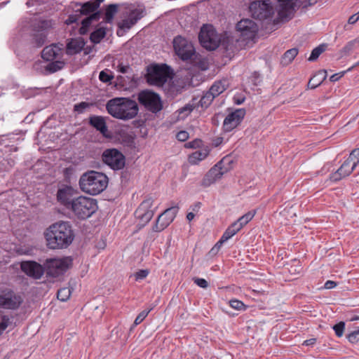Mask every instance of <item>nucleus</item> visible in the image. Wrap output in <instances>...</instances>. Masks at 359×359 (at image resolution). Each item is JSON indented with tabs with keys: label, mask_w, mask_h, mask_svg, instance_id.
<instances>
[{
	"label": "nucleus",
	"mask_w": 359,
	"mask_h": 359,
	"mask_svg": "<svg viewBox=\"0 0 359 359\" xmlns=\"http://www.w3.org/2000/svg\"><path fill=\"white\" fill-rule=\"evenodd\" d=\"M47 246L50 249H64L74 239L72 225L68 222H60L50 226L44 233Z\"/></svg>",
	"instance_id": "1"
},
{
	"label": "nucleus",
	"mask_w": 359,
	"mask_h": 359,
	"mask_svg": "<svg viewBox=\"0 0 359 359\" xmlns=\"http://www.w3.org/2000/svg\"><path fill=\"white\" fill-rule=\"evenodd\" d=\"M106 109L111 116L121 120L133 118L139 110L137 102L126 97L109 100L106 104Z\"/></svg>",
	"instance_id": "2"
},
{
	"label": "nucleus",
	"mask_w": 359,
	"mask_h": 359,
	"mask_svg": "<svg viewBox=\"0 0 359 359\" xmlns=\"http://www.w3.org/2000/svg\"><path fill=\"white\" fill-rule=\"evenodd\" d=\"M109 179L102 172L89 170L84 172L79 179L81 189L90 195H97L102 193L108 185Z\"/></svg>",
	"instance_id": "3"
},
{
	"label": "nucleus",
	"mask_w": 359,
	"mask_h": 359,
	"mask_svg": "<svg viewBox=\"0 0 359 359\" xmlns=\"http://www.w3.org/2000/svg\"><path fill=\"white\" fill-rule=\"evenodd\" d=\"M146 79L149 85L163 86L169 78H172V71L165 64L152 65L147 67Z\"/></svg>",
	"instance_id": "4"
},
{
	"label": "nucleus",
	"mask_w": 359,
	"mask_h": 359,
	"mask_svg": "<svg viewBox=\"0 0 359 359\" xmlns=\"http://www.w3.org/2000/svg\"><path fill=\"white\" fill-rule=\"evenodd\" d=\"M97 209V201L94 198L79 196L73 202L71 210L74 215L79 219H86L90 217Z\"/></svg>",
	"instance_id": "5"
},
{
	"label": "nucleus",
	"mask_w": 359,
	"mask_h": 359,
	"mask_svg": "<svg viewBox=\"0 0 359 359\" xmlns=\"http://www.w3.org/2000/svg\"><path fill=\"white\" fill-rule=\"evenodd\" d=\"M104 0H92L85 3L80 2H72L71 8L76 12H79V14H70L67 19L65 20V24L69 25L76 23L78 25V22L82 15H90L93 13L97 12V8Z\"/></svg>",
	"instance_id": "6"
},
{
	"label": "nucleus",
	"mask_w": 359,
	"mask_h": 359,
	"mask_svg": "<svg viewBox=\"0 0 359 359\" xmlns=\"http://www.w3.org/2000/svg\"><path fill=\"white\" fill-rule=\"evenodd\" d=\"M173 48L176 55L183 61L195 60L198 57L193 44L182 36L174 38Z\"/></svg>",
	"instance_id": "7"
},
{
	"label": "nucleus",
	"mask_w": 359,
	"mask_h": 359,
	"mask_svg": "<svg viewBox=\"0 0 359 359\" xmlns=\"http://www.w3.org/2000/svg\"><path fill=\"white\" fill-rule=\"evenodd\" d=\"M72 264V259L69 257H66L47 259L43 265L45 266L47 276L57 278L63 275Z\"/></svg>",
	"instance_id": "8"
},
{
	"label": "nucleus",
	"mask_w": 359,
	"mask_h": 359,
	"mask_svg": "<svg viewBox=\"0 0 359 359\" xmlns=\"http://www.w3.org/2000/svg\"><path fill=\"white\" fill-rule=\"evenodd\" d=\"M199 41L207 50H214L220 43V38L212 25H203L198 34Z\"/></svg>",
	"instance_id": "9"
},
{
	"label": "nucleus",
	"mask_w": 359,
	"mask_h": 359,
	"mask_svg": "<svg viewBox=\"0 0 359 359\" xmlns=\"http://www.w3.org/2000/svg\"><path fill=\"white\" fill-rule=\"evenodd\" d=\"M249 11L253 18L259 20L270 19L274 14L269 0L252 1L249 6Z\"/></svg>",
	"instance_id": "10"
},
{
	"label": "nucleus",
	"mask_w": 359,
	"mask_h": 359,
	"mask_svg": "<svg viewBox=\"0 0 359 359\" xmlns=\"http://www.w3.org/2000/svg\"><path fill=\"white\" fill-rule=\"evenodd\" d=\"M137 100L140 104L151 111L157 113L163 108L162 102L158 94L150 90H143L138 94Z\"/></svg>",
	"instance_id": "11"
},
{
	"label": "nucleus",
	"mask_w": 359,
	"mask_h": 359,
	"mask_svg": "<svg viewBox=\"0 0 359 359\" xmlns=\"http://www.w3.org/2000/svg\"><path fill=\"white\" fill-rule=\"evenodd\" d=\"M102 162L114 170H119L126 164L125 156L116 149H107L102 154Z\"/></svg>",
	"instance_id": "12"
},
{
	"label": "nucleus",
	"mask_w": 359,
	"mask_h": 359,
	"mask_svg": "<svg viewBox=\"0 0 359 359\" xmlns=\"http://www.w3.org/2000/svg\"><path fill=\"white\" fill-rule=\"evenodd\" d=\"M154 199L149 197L144 200L136 210L135 217L140 219L141 224L140 227L145 226L153 217L154 209H152Z\"/></svg>",
	"instance_id": "13"
},
{
	"label": "nucleus",
	"mask_w": 359,
	"mask_h": 359,
	"mask_svg": "<svg viewBox=\"0 0 359 359\" xmlns=\"http://www.w3.org/2000/svg\"><path fill=\"white\" fill-rule=\"evenodd\" d=\"M236 30L240 33L243 41H249L255 38L258 31V26L252 20L244 18L236 24Z\"/></svg>",
	"instance_id": "14"
},
{
	"label": "nucleus",
	"mask_w": 359,
	"mask_h": 359,
	"mask_svg": "<svg viewBox=\"0 0 359 359\" xmlns=\"http://www.w3.org/2000/svg\"><path fill=\"white\" fill-rule=\"evenodd\" d=\"M23 299L12 290H4L0 293V308L15 310L20 307Z\"/></svg>",
	"instance_id": "15"
},
{
	"label": "nucleus",
	"mask_w": 359,
	"mask_h": 359,
	"mask_svg": "<svg viewBox=\"0 0 359 359\" xmlns=\"http://www.w3.org/2000/svg\"><path fill=\"white\" fill-rule=\"evenodd\" d=\"M52 27L50 20H42L39 22L37 29L32 34V43L36 48L43 46L47 39V29Z\"/></svg>",
	"instance_id": "16"
},
{
	"label": "nucleus",
	"mask_w": 359,
	"mask_h": 359,
	"mask_svg": "<svg viewBox=\"0 0 359 359\" xmlns=\"http://www.w3.org/2000/svg\"><path fill=\"white\" fill-rule=\"evenodd\" d=\"M76 191L70 186H63L57 191V200L66 208L70 209L73 202L76 199Z\"/></svg>",
	"instance_id": "17"
},
{
	"label": "nucleus",
	"mask_w": 359,
	"mask_h": 359,
	"mask_svg": "<svg viewBox=\"0 0 359 359\" xmlns=\"http://www.w3.org/2000/svg\"><path fill=\"white\" fill-rule=\"evenodd\" d=\"M245 115L244 109H238L229 114L223 122V128L225 132H231L242 121Z\"/></svg>",
	"instance_id": "18"
},
{
	"label": "nucleus",
	"mask_w": 359,
	"mask_h": 359,
	"mask_svg": "<svg viewBox=\"0 0 359 359\" xmlns=\"http://www.w3.org/2000/svg\"><path fill=\"white\" fill-rule=\"evenodd\" d=\"M21 269L28 276L34 279L41 278L46 271L45 266H42L34 261L22 262Z\"/></svg>",
	"instance_id": "19"
},
{
	"label": "nucleus",
	"mask_w": 359,
	"mask_h": 359,
	"mask_svg": "<svg viewBox=\"0 0 359 359\" xmlns=\"http://www.w3.org/2000/svg\"><path fill=\"white\" fill-rule=\"evenodd\" d=\"M222 163V161H219L206 173L202 181L203 186L209 187L222 177L224 173L221 167Z\"/></svg>",
	"instance_id": "20"
},
{
	"label": "nucleus",
	"mask_w": 359,
	"mask_h": 359,
	"mask_svg": "<svg viewBox=\"0 0 359 359\" xmlns=\"http://www.w3.org/2000/svg\"><path fill=\"white\" fill-rule=\"evenodd\" d=\"M144 10L142 8H135L132 10L128 16L118 24V27L123 29H130L139 20L143 17Z\"/></svg>",
	"instance_id": "21"
},
{
	"label": "nucleus",
	"mask_w": 359,
	"mask_h": 359,
	"mask_svg": "<svg viewBox=\"0 0 359 359\" xmlns=\"http://www.w3.org/2000/svg\"><path fill=\"white\" fill-rule=\"evenodd\" d=\"M62 55V48L55 43L46 46L41 52V57L46 61L60 59Z\"/></svg>",
	"instance_id": "22"
},
{
	"label": "nucleus",
	"mask_w": 359,
	"mask_h": 359,
	"mask_svg": "<svg viewBox=\"0 0 359 359\" xmlns=\"http://www.w3.org/2000/svg\"><path fill=\"white\" fill-rule=\"evenodd\" d=\"M222 48L225 50L227 55H231L237 52L241 48L240 39L232 36H228L220 41Z\"/></svg>",
	"instance_id": "23"
},
{
	"label": "nucleus",
	"mask_w": 359,
	"mask_h": 359,
	"mask_svg": "<svg viewBox=\"0 0 359 359\" xmlns=\"http://www.w3.org/2000/svg\"><path fill=\"white\" fill-rule=\"evenodd\" d=\"M354 169L355 168H353L349 161L346 160L340 168L330 175V180L332 182L339 181L342 178L350 175Z\"/></svg>",
	"instance_id": "24"
},
{
	"label": "nucleus",
	"mask_w": 359,
	"mask_h": 359,
	"mask_svg": "<svg viewBox=\"0 0 359 359\" xmlns=\"http://www.w3.org/2000/svg\"><path fill=\"white\" fill-rule=\"evenodd\" d=\"M279 4L278 14L281 17L287 18L295 11L297 6V0H278Z\"/></svg>",
	"instance_id": "25"
},
{
	"label": "nucleus",
	"mask_w": 359,
	"mask_h": 359,
	"mask_svg": "<svg viewBox=\"0 0 359 359\" xmlns=\"http://www.w3.org/2000/svg\"><path fill=\"white\" fill-rule=\"evenodd\" d=\"M88 124L104 136L108 131L105 118L101 116L92 115L88 118Z\"/></svg>",
	"instance_id": "26"
},
{
	"label": "nucleus",
	"mask_w": 359,
	"mask_h": 359,
	"mask_svg": "<svg viewBox=\"0 0 359 359\" xmlns=\"http://www.w3.org/2000/svg\"><path fill=\"white\" fill-rule=\"evenodd\" d=\"M101 14V11H97L85 18L81 21V25L79 29V34L80 35L86 34L89 31V28L90 27L92 22L94 21H98L100 19Z\"/></svg>",
	"instance_id": "27"
},
{
	"label": "nucleus",
	"mask_w": 359,
	"mask_h": 359,
	"mask_svg": "<svg viewBox=\"0 0 359 359\" xmlns=\"http://www.w3.org/2000/svg\"><path fill=\"white\" fill-rule=\"evenodd\" d=\"M85 46V41L82 38L72 39L66 46V53L67 55H72L81 51Z\"/></svg>",
	"instance_id": "28"
},
{
	"label": "nucleus",
	"mask_w": 359,
	"mask_h": 359,
	"mask_svg": "<svg viewBox=\"0 0 359 359\" xmlns=\"http://www.w3.org/2000/svg\"><path fill=\"white\" fill-rule=\"evenodd\" d=\"M178 210V206H172L169 208H167L166 210H164L163 212L158 215V217H161V218H162L161 222H163V224L166 227H168L170 225V224L172 222V221L174 220L177 214Z\"/></svg>",
	"instance_id": "29"
},
{
	"label": "nucleus",
	"mask_w": 359,
	"mask_h": 359,
	"mask_svg": "<svg viewBox=\"0 0 359 359\" xmlns=\"http://www.w3.org/2000/svg\"><path fill=\"white\" fill-rule=\"evenodd\" d=\"M229 86L228 79H223L214 82V83L210 88V90L212 94L217 97L225 91Z\"/></svg>",
	"instance_id": "30"
},
{
	"label": "nucleus",
	"mask_w": 359,
	"mask_h": 359,
	"mask_svg": "<svg viewBox=\"0 0 359 359\" xmlns=\"http://www.w3.org/2000/svg\"><path fill=\"white\" fill-rule=\"evenodd\" d=\"M327 77L326 70H320L316 73L309 80L308 88L315 89L319 86Z\"/></svg>",
	"instance_id": "31"
},
{
	"label": "nucleus",
	"mask_w": 359,
	"mask_h": 359,
	"mask_svg": "<svg viewBox=\"0 0 359 359\" xmlns=\"http://www.w3.org/2000/svg\"><path fill=\"white\" fill-rule=\"evenodd\" d=\"M208 153L206 150L204 151H196L193 152L191 155L189 156V162L192 165L197 164L199 161L203 160L205 158V157L208 156Z\"/></svg>",
	"instance_id": "32"
},
{
	"label": "nucleus",
	"mask_w": 359,
	"mask_h": 359,
	"mask_svg": "<svg viewBox=\"0 0 359 359\" xmlns=\"http://www.w3.org/2000/svg\"><path fill=\"white\" fill-rule=\"evenodd\" d=\"M297 48H294L287 50L282 57L281 64L284 66L288 65L290 63L292 62V61L294 60V58L297 56Z\"/></svg>",
	"instance_id": "33"
},
{
	"label": "nucleus",
	"mask_w": 359,
	"mask_h": 359,
	"mask_svg": "<svg viewBox=\"0 0 359 359\" xmlns=\"http://www.w3.org/2000/svg\"><path fill=\"white\" fill-rule=\"evenodd\" d=\"M256 210H251L248 212L246 214L243 215L241 217H239L237 221L234 222L241 229L245 225H246L255 215Z\"/></svg>",
	"instance_id": "34"
},
{
	"label": "nucleus",
	"mask_w": 359,
	"mask_h": 359,
	"mask_svg": "<svg viewBox=\"0 0 359 359\" xmlns=\"http://www.w3.org/2000/svg\"><path fill=\"white\" fill-rule=\"evenodd\" d=\"M106 36V29L104 27H100L90 34V40L93 43H99Z\"/></svg>",
	"instance_id": "35"
},
{
	"label": "nucleus",
	"mask_w": 359,
	"mask_h": 359,
	"mask_svg": "<svg viewBox=\"0 0 359 359\" xmlns=\"http://www.w3.org/2000/svg\"><path fill=\"white\" fill-rule=\"evenodd\" d=\"M241 229L236 224L235 222L231 224L224 231L222 238H223V241H228L232 236H233L237 232H238Z\"/></svg>",
	"instance_id": "36"
},
{
	"label": "nucleus",
	"mask_w": 359,
	"mask_h": 359,
	"mask_svg": "<svg viewBox=\"0 0 359 359\" xmlns=\"http://www.w3.org/2000/svg\"><path fill=\"white\" fill-rule=\"evenodd\" d=\"M216 97L209 90L204 93L200 100V104L202 107L207 108Z\"/></svg>",
	"instance_id": "37"
},
{
	"label": "nucleus",
	"mask_w": 359,
	"mask_h": 359,
	"mask_svg": "<svg viewBox=\"0 0 359 359\" xmlns=\"http://www.w3.org/2000/svg\"><path fill=\"white\" fill-rule=\"evenodd\" d=\"M118 6L116 4L109 5L105 10V21L111 22L115 13L117 12Z\"/></svg>",
	"instance_id": "38"
},
{
	"label": "nucleus",
	"mask_w": 359,
	"mask_h": 359,
	"mask_svg": "<svg viewBox=\"0 0 359 359\" xmlns=\"http://www.w3.org/2000/svg\"><path fill=\"white\" fill-rule=\"evenodd\" d=\"M326 48H327V45L324 44V43L320 44L318 46H317L316 48H315L312 50L311 55L309 57V61H315L316 60H317L318 57L320 55V54H322L326 50Z\"/></svg>",
	"instance_id": "39"
},
{
	"label": "nucleus",
	"mask_w": 359,
	"mask_h": 359,
	"mask_svg": "<svg viewBox=\"0 0 359 359\" xmlns=\"http://www.w3.org/2000/svg\"><path fill=\"white\" fill-rule=\"evenodd\" d=\"M50 62H50L46 67V69L50 73H54L58 70H60L62 69L65 65L64 62L60 60Z\"/></svg>",
	"instance_id": "40"
},
{
	"label": "nucleus",
	"mask_w": 359,
	"mask_h": 359,
	"mask_svg": "<svg viewBox=\"0 0 359 359\" xmlns=\"http://www.w3.org/2000/svg\"><path fill=\"white\" fill-rule=\"evenodd\" d=\"M71 295V290L69 287H62L58 290L57 297L61 302H66Z\"/></svg>",
	"instance_id": "41"
},
{
	"label": "nucleus",
	"mask_w": 359,
	"mask_h": 359,
	"mask_svg": "<svg viewBox=\"0 0 359 359\" xmlns=\"http://www.w3.org/2000/svg\"><path fill=\"white\" fill-rule=\"evenodd\" d=\"M114 79L113 73L108 69H105L100 72L99 79L103 83L111 82Z\"/></svg>",
	"instance_id": "42"
},
{
	"label": "nucleus",
	"mask_w": 359,
	"mask_h": 359,
	"mask_svg": "<svg viewBox=\"0 0 359 359\" xmlns=\"http://www.w3.org/2000/svg\"><path fill=\"white\" fill-rule=\"evenodd\" d=\"M346 160L349 161L353 168H355L357 165L359 163V148L353 149Z\"/></svg>",
	"instance_id": "43"
},
{
	"label": "nucleus",
	"mask_w": 359,
	"mask_h": 359,
	"mask_svg": "<svg viewBox=\"0 0 359 359\" xmlns=\"http://www.w3.org/2000/svg\"><path fill=\"white\" fill-rule=\"evenodd\" d=\"M92 103L81 102L78 104H74V110L79 114H82L84 112L85 109L92 106Z\"/></svg>",
	"instance_id": "44"
},
{
	"label": "nucleus",
	"mask_w": 359,
	"mask_h": 359,
	"mask_svg": "<svg viewBox=\"0 0 359 359\" xmlns=\"http://www.w3.org/2000/svg\"><path fill=\"white\" fill-rule=\"evenodd\" d=\"M152 309H150L149 310H144L142 312H140L138 316L136 317L133 327H135L139 324H140L144 318L148 316L149 312L151 311Z\"/></svg>",
	"instance_id": "45"
},
{
	"label": "nucleus",
	"mask_w": 359,
	"mask_h": 359,
	"mask_svg": "<svg viewBox=\"0 0 359 359\" xmlns=\"http://www.w3.org/2000/svg\"><path fill=\"white\" fill-rule=\"evenodd\" d=\"M358 43V41L357 39H354L353 41L348 42L346 45L343 48L342 52L344 54H348L355 48V46Z\"/></svg>",
	"instance_id": "46"
},
{
	"label": "nucleus",
	"mask_w": 359,
	"mask_h": 359,
	"mask_svg": "<svg viewBox=\"0 0 359 359\" xmlns=\"http://www.w3.org/2000/svg\"><path fill=\"white\" fill-rule=\"evenodd\" d=\"M229 305L231 308L236 309L238 311L245 310V304L238 299H232L229 302Z\"/></svg>",
	"instance_id": "47"
},
{
	"label": "nucleus",
	"mask_w": 359,
	"mask_h": 359,
	"mask_svg": "<svg viewBox=\"0 0 359 359\" xmlns=\"http://www.w3.org/2000/svg\"><path fill=\"white\" fill-rule=\"evenodd\" d=\"M345 328V323L344 322H339V323H337L333 326V330L335 332V334L337 337H340L343 335L344 331Z\"/></svg>",
	"instance_id": "48"
},
{
	"label": "nucleus",
	"mask_w": 359,
	"mask_h": 359,
	"mask_svg": "<svg viewBox=\"0 0 359 359\" xmlns=\"http://www.w3.org/2000/svg\"><path fill=\"white\" fill-rule=\"evenodd\" d=\"M162 218L161 217H158L155 224L152 227V231L154 232H161L164 230L166 226L161 222Z\"/></svg>",
	"instance_id": "49"
},
{
	"label": "nucleus",
	"mask_w": 359,
	"mask_h": 359,
	"mask_svg": "<svg viewBox=\"0 0 359 359\" xmlns=\"http://www.w3.org/2000/svg\"><path fill=\"white\" fill-rule=\"evenodd\" d=\"M349 342L354 344L359 341V327L347 335Z\"/></svg>",
	"instance_id": "50"
},
{
	"label": "nucleus",
	"mask_w": 359,
	"mask_h": 359,
	"mask_svg": "<svg viewBox=\"0 0 359 359\" xmlns=\"http://www.w3.org/2000/svg\"><path fill=\"white\" fill-rule=\"evenodd\" d=\"M149 274L147 269H141L135 273L134 276L136 280H140L145 278Z\"/></svg>",
	"instance_id": "51"
},
{
	"label": "nucleus",
	"mask_w": 359,
	"mask_h": 359,
	"mask_svg": "<svg viewBox=\"0 0 359 359\" xmlns=\"http://www.w3.org/2000/svg\"><path fill=\"white\" fill-rule=\"evenodd\" d=\"M193 280L194 283L196 284L200 287L207 288L208 286L207 280H205L204 278H194Z\"/></svg>",
	"instance_id": "52"
},
{
	"label": "nucleus",
	"mask_w": 359,
	"mask_h": 359,
	"mask_svg": "<svg viewBox=\"0 0 359 359\" xmlns=\"http://www.w3.org/2000/svg\"><path fill=\"white\" fill-rule=\"evenodd\" d=\"M176 137L179 141L184 142L189 138V133L187 131L182 130L177 133Z\"/></svg>",
	"instance_id": "53"
},
{
	"label": "nucleus",
	"mask_w": 359,
	"mask_h": 359,
	"mask_svg": "<svg viewBox=\"0 0 359 359\" xmlns=\"http://www.w3.org/2000/svg\"><path fill=\"white\" fill-rule=\"evenodd\" d=\"M250 79L255 86H257L261 82L260 75L257 72H255L252 73Z\"/></svg>",
	"instance_id": "54"
},
{
	"label": "nucleus",
	"mask_w": 359,
	"mask_h": 359,
	"mask_svg": "<svg viewBox=\"0 0 359 359\" xmlns=\"http://www.w3.org/2000/svg\"><path fill=\"white\" fill-rule=\"evenodd\" d=\"M130 69L131 68L129 65H124L123 63H119L117 66V71L122 74H126Z\"/></svg>",
	"instance_id": "55"
},
{
	"label": "nucleus",
	"mask_w": 359,
	"mask_h": 359,
	"mask_svg": "<svg viewBox=\"0 0 359 359\" xmlns=\"http://www.w3.org/2000/svg\"><path fill=\"white\" fill-rule=\"evenodd\" d=\"M347 72L346 71H344V72H342L341 73H339V74H334L333 75H332L330 78V80L332 82H334V81H338L341 76H343L344 75V74Z\"/></svg>",
	"instance_id": "56"
},
{
	"label": "nucleus",
	"mask_w": 359,
	"mask_h": 359,
	"mask_svg": "<svg viewBox=\"0 0 359 359\" xmlns=\"http://www.w3.org/2000/svg\"><path fill=\"white\" fill-rule=\"evenodd\" d=\"M358 20H359V12L350 16L348 20V24L353 25V24H355Z\"/></svg>",
	"instance_id": "57"
},
{
	"label": "nucleus",
	"mask_w": 359,
	"mask_h": 359,
	"mask_svg": "<svg viewBox=\"0 0 359 359\" xmlns=\"http://www.w3.org/2000/svg\"><path fill=\"white\" fill-rule=\"evenodd\" d=\"M337 283L332 280H327L325 283V288L326 289H332L337 286Z\"/></svg>",
	"instance_id": "58"
},
{
	"label": "nucleus",
	"mask_w": 359,
	"mask_h": 359,
	"mask_svg": "<svg viewBox=\"0 0 359 359\" xmlns=\"http://www.w3.org/2000/svg\"><path fill=\"white\" fill-rule=\"evenodd\" d=\"M191 111H192V108H191V107H189V106H186L184 107L181 108L179 110L180 114L187 112V114H185L186 116L188 115L189 114H190Z\"/></svg>",
	"instance_id": "59"
},
{
	"label": "nucleus",
	"mask_w": 359,
	"mask_h": 359,
	"mask_svg": "<svg viewBox=\"0 0 359 359\" xmlns=\"http://www.w3.org/2000/svg\"><path fill=\"white\" fill-rule=\"evenodd\" d=\"M226 241H223V238L221 237L219 241L215 245V249H217V251H219V248L224 243H225Z\"/></svg>",
	"instance_id": "60"
},
{
	"label": "nucleus",
	"mask_w": 359,
	"mask_h": 359,
	"mask_svg": "<svg viewBox=\"0 0 359 359\" xmlns=\"http://www.w3.org/2000/svg\"><path fill=\"white\" fill-rule=\"evenodd\" d=\"M316 339L315 338H311V339L304 341V344H305L306 346H310V345L314 344L316 343Z\"/></svg>",
	"instance_id": "61"
},
{
	"label": "nucleus",
	"mask_w": 359,
	"mask_h": 359,
	"mask_svg": "<svg viewBox=\"0 0 359 359\" xmlns=\"http://www.w3.org/2000/svg\"><path fill=\"white\" fill-rule=\"evenodd\" d=\"M93 48V46H86V48L83 47V49L84 55H88L89 53H90Z\"/></svg>",
	"instance_id": "62"
},
{
	"label": "nucleus",
	"mask_w": 359,
	"mask_h": 359,
	"mask_svg": "<svg viewBox=\"0 0 359 359\" xmlns=\"http://www.w3.org/2000/svg\"><path fill=\"white\" fill-rule=\"evenodd\" d=\"M195 217V215L193 213V212H189L187 215V219L190 222Z\"/></svg>",
	"instance_id": "63"
},
{
	"label": "nucleus",
	"mask_w": 359,
	"mask_h": 359,
	"mask_svg": "<svg viewBox=\"0 0 359 359\" xmlns=\"http://www.w3.org/2000/svg\"><path fill=\"white\" fill-rule=\"evenodd\" d=\"M196 144L198 145V142L196 141H193L188 143L189 147L194 148L196 147Z\"/></svg>",
	"instance_id": "64"
}]
</instances>
